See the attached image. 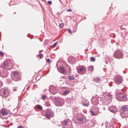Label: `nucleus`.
Masks as SVG:
<instances>
[{
    "instance_id": "obj_1",
    "label": "nucleus",
    "mask_w": 128,
    "mask_h": 128,
    "mask_svg": "<svg viewBox=\"0 0 128 128\" xmlns=\"http://www.w3.org/2000/svg\"><path fill=\"white\" fill-rule=\"evenodd\" d=\"M112 98V96L110 94V93H104L103 94V97H102L100 100L102 102H104V104H108V102H110Z\"/></svg>"
},
{
    "instance_id": "obj_2",
    "label": "nucleus",
    "mask_w": 128,
    "mask_h": 128,
    "mask_svg": "<svg viewBox=\"0 0 128 128\" xmlns=\"http://www.w3.org/2000/svg\"><path fill=\"white\" fill-rule=\"evenodd\" d=\"M13 80L14 82H18V80H20V73L18 71H14L13 72Z\"/></svg>"
},
{
    "instance_id": "obj_3",
    "label": "nucleus",
    "mask_w": 128,
    "mask_h": 128,
    "mask_svg": "<svg viewBox=\"0 0 128 128\" xmlns=\"http://www.w3.org/2000/svg\"><path fill=\"white\" fill-rule=\"evenodd\" d=\"M124 56V53L120 50L116 51L114 52V58H123Z\"/></svg>"
},
{
    "instance_id": "obj_4",
    "label": "nucleus",
    "mask_w": 128,
    "mask_h": 128,
    "mask_svg": "<svg viewBox=\"0 0 128 128\" xmlns=\"http://www.w3.org/2000/svg\"><path fill=\"white\" fill-rule=\"evenodd\" d=\"M115 84H120L122 82V78L121 76H116L114 79Z\"/></svg>"
},
{
    "instance_id": "obj_5",
    "label": "nucleus",
    "mask_w": 128,
    "mask_h": 128,
    "mask_svg": "<svg viewBox=\"0 0 128 128\" xmlns=\"http://www.w3.org/2000/svg\"><path fill=\"white\" fill-rule=\"evenodd\" d=\"M46 118L50 120V118H52V116H54V112L52 111L48 110L46 112Z\"/></svg>"
},
{
    "instance_id": "obj_6",
    "label": "nucleus",
    "mask_w": 128,
    "mask_h": 128,
    "mask_svg": "<svg viewBox=\"0 0 128 128\" xmlns=\"http://www.w3.org/2000/svg\"><path fill=\"white\" fill-rule=\"evenodd\" d=\"M49 90L52 94H56V92H58V90L56 88V87L52 85L50 86Z\"/></svg>"
},
{
    "instance_id": "obj_7",
    "label": "nucleus",
    "mask_w": 128,
    "mask_h": 128,
    "mask_svg": "<svg viewBox=\"0 0 128 128\" xmlns=\"http://www.w3.org/2000/svg\"><path fill=\"white\" fill-rule=\"evenodd\" d=\"M122 110L124 112H126L124 116L122 118H128V105H124L122 106Z\"/></svg>"
},
{
    "instance_id": "obj_8",
    "label": "nucleus",
    "mask_w": 128,
    "mask_h": 128,
    "mask_svg": "<svg viewBox=\"0 0 128 128\" xmlns=\"http://www.w3.org/2000/svg\"><path fill=\"white\" fill-rule=\"evenodd\" d=\"M6 92H8V89H3L0 92V94L1 96L3 98H6Z\"/></svg>"
},
{
    "instance_id": "obj_9",
    "label": "nucleus",
    "mask_w": 128,
    "mask_h": 128,
    "mask_svg": "<svg viewBox=\"0 0 128 128\" xmlns=\"http://www.w3.org/2000/svg\"><path fill=\"white\" fill-rule=\"evenodd\" d=\"M92 102L93 104H94V106H96V104H100L98 98H96L92 99Z\"/></svg>"
},
{
    "instance_id": "obj_10",
    "label": "nucleus",
    "mask_w": 128,
    "mask_h": 128,
    "mask_svg": "<svg viewBox=\"0 0 128 128\" xmlns=\"http://www.w3.org/2000/svg\"><path fill=\"white\" fill-rule=\"evenodd\" d=\"M56 102L59 106H64V100L62 99L57 100Z\"/></svg>"
},
{
    "instance_id": "obj_11",
    "label": "nucleus",
    "mask_w": 128,
    "mask_h": 128,
    "mask_svg": "<svg viewBox=\"0 0 128 128\" xmlns=\"http://www.w3.org/2000/svg\"><path fill=\"white\" fill-rule=\"evenodd\" d=\"M108 110L110 112H111L114 114V112H116V110L117 109H116V108L114 106H112V107H110L108 108Z\"/></svg>"
},
{
    "instance_id": "obj_12",
    "label": "nucleus",
    "mask_w": 128,
    "mask_h": 128,
    "mask_svg": "<svg viewBox=\"0 0 128 128\" xmlns=\"http://www.w3.org/2000/svg\"><path fill=\"white\" fill-rule=\"evenodd\" d=\"M0 114H2V116H8V112H6V110H4V109H2L0 110Z\"/></svg>"
},
{
    "instance_id": "obj_13",
    "label": "nucleus",
    "mask_w": 128,
    "mask_h": 128,
    "mask_svg": "<svg viewBox=\"0 0 128 128\" xmlns=\"http://www.w3.org/2000/svg\"><path fill=\"white\" fill-rule=\"evenodd\" d=\"M118 96L119 98H121V100H126V96L124 95V94H119Z\"/></svg>"
},
{
    "instance_id": "obj_14",
    "label": "nucleus",
    "mask_w": 128,
    "mask_h": 128,
    "mask_svg": "<svg viewBox=\"0 0 128 128\" xmlns=\"http://www.w3.org/2000/svg\"><path fill=\"white\" fill-rule=\"evenodd\" d=\"M78 72H86V68H80L78 70Z\"/></svg>"
},
{
    "instance_id": "obj_15",
    "label": "nucleus",
    "mask_w": 128,
    "mask_h": 128,
    "mask_svg": "<svg viewBox=\"0 0 128 128\" xmlns=\"http://www.w3.org/2000/svg\"><path fill=\"white\" fill-rule=\"evenodd\" d=\"M60 70L61 72V74H66V70L64 69V67H60Z\"/></svg>"
},
{
    "instance_id": "obj_16",
    "label": "nucleus",
    "mask_w": 128,
    "mask_h": 128,
    "mask_svg": "<svg viewBox=\"0 0 128 128\" xmlns=\"http://www.w3.org/2000/svg\"><path fill=\"white\" fill-rule=\"evenodd\" d=\"M3 68H6L8 66V63L7 62H4L2 64Z\"/></svg>"
},
{
    "instance_id": "obj_17",
    "label": "nucleus",
    "mask_w": 128,
    "mask_h": 128,
    "mask_svg": "<svg viewBox=\"0 0 128 128\" xmlns=\"http://www.w3.org/2000/svg\"><path fill=\"white\" fill-rule=\"evenodd\" d=\"M106 128H114L112 123H108L106 126Z\"/></svg>"
},
{
    "instance_id": "obj_18",
    "label": "nucleus",
    "mask_w": 128,
    "mask_h": 128,
    "mask_svg": "<svg viewBox=\"0 0 128 128\" xmlns=\"http://www.w3.org/2000/svg\"><path fill=\"white\" fill-rule=\"evenodd\" d=\"M70 94V90H66L63 92L62 96H66L67 94Z\"/></svg>"
},
{
    "instance_id": "obj_19",
    "label": "nucleus",
    "mask_w": 128,
    "mask_h": 128,
    "mask_svg": "<svg viewBox=\"0 0 128 128\" xmlns=\"http://www.w3.org/2000/svg\"><path fill=\"white\" fill-rule=\"evenodd\" d=\"M36 110H42V107L40 105H36L35 106Z\"/></svg>"
},
{
    "instance_id": "obj_20",
    "label": "nucleus",
    "mask_w": 128,
    "mask_h": 128,
    "mask_svg": "<svg viewBox=\"0 0 128 128\" xmlns=\"http://www.w3.org/2000/svg\"><path fill=\"white\" fill-rule=\"evenodd\" d=\"M68 78L70 80H74V76H69Z\"/></svg>"
},
{
    "instance_id": "obj_21",
    "label": "nucleus",
    "mask_w": 128,
    "mask_h": 128,
    "mask_svg": "<svg viewBox=\"0 0 128 128\" xmlns=\"http://www.w3.org/2000/svg\"><path fill=\"white\" fill-rule=\"evenodd\" d=\"M88 72H92L94 70V66H90L88 68Z\"/></svg>"
},
{
    "instance_id": "obj_22",
    "label": "nucleus",
    "mask_w": 128,
    "mask_h": 128,
    "mask_svg": "<svg viewBox=\"0 0 128 128\" xmlns=\"http://www.w3.org/2000/svg\"><path fill=\"white\" fill-rule=\"evenodd\" d=\"M77 120L80 122H84V119L82 118H77Z\"/></svg>"
},
{
    "instance_id": "obj_23",
    "label": "nucleus",
    "mask_w": 128,
    "mask_h": 128,
    "mask_svg": "<svg viewBox=\"0 0 128 128\" xmlns=\"http://www.w3.org/2000/svg\"><path fill=\"white\" fill-rule=\"evenodd\" d=\"M90 104L88 103V102H87L86 103L84 102V106H88Z\"/></svg>"
},
{
    "instance_id": "obj_24",
    "label": "nucleus",
    "mask_w": 128,
    "mask_h": 128,
    "mask_svg": "<svg viewBox=\"0 0 128 128\" xmlns=\"http://www.w3.org/2000/svg\"><path fill=\"white\" fill-rule=\"evenodd\" d=\"M90 112H91V114H92V116H96V114L94 113V112L92 110H90Z\"/></svg>"
},
{
    "instance_id": "obj_25",
    "label": "nucleus",
    "mask_w": 128,
    "mask_h": 128,
    "mask_svg": "<svg viewBox=\"0 0 128 128\" xmlns=\"http://www.w3.org/2000/svg\"><path fill=\"white\" fill-rule=\"evenodd\" d=\"M90 62H96V58L92 57L90 58Z\"/></svg>"
},
{
    "instance_id": "obj_26",
    "label": "nucleus",
    "mask_w": 128,
    "mask_h": 128,
    "mask_svg": "<svg viewBox=\"0 0 128 128\" xmlns=\"http://www.w3.org/2000/svg\"><path fill=\"white\" fill-rule=\"evenodd\" d=\"M63 124L64 126H66V124H68V120H64L63 122Z\"/></svg>"
},
{
    "instance_id": "obj_27",
    "label": "nucleus",
    "mask_w": 128,
    "mask_h": 128,
    "mask_svg": "<svg viewBox=\"0 0 128 128\" xmlns=\"http://www.w3.org/2000/svg\"><path fill=\"white\" fill-rule=\"evenodd\" d=\"M6 74L4 76H2V74H1V76H2V78H6L8 76V74L7 72H5Z\"/></svg>"
},
{
    "instance_id": "obj_28",
    "label": "nucleus",
    "mask_w": 128,
    "mask_h": 128,
    "mask_svg": "<svg viewBox=\"0 0 128 128\" xmlns=\"http://www.w3.org/2000/svg\"><path fill=\"white\" fill-rule=\"evenodd\" d=\"M46 95H42V100H46Z\"/></svg>"
},
{
    "instance_id": "obj_29",
    "label": "nucleus",
    "mask_w": 128,
    "mask_h": 128,
    "mask_svg": "<svg viewBox=\"0 0 128 128\" xmlns=\"http://www.w3.org/2000/svg\"><path fill=\"white\" fill-rule=\"evenodd\" d=\"M94 80H95V82H100V78H96L94 79Z\"/></svg>"
},
{
    "instance_id": "obj_30",
    "label": "nucleus",
    "mask_w": 128,
    "mask_h": 128,
    "mask_svg": "<svg viewBox=\"0 0 128 128\" xmlns=\"http://www.w3.org/2000/svg\"><path fill=\"white\" fill-rule=\"evenodd\" d=\"M56 44H58V42H56L54 44H52V48H54V46H56Z\"/></svg>"
},
{
    "instance_id": "obj_31",
    "label": "nucleus",
    "mask_w": 128,
    "mask_h": 128,
    "mask_svg": "<svg viewBox=\"0 0 128 128\" xmlns=\"http://www.w3.org/2000/svg\"><path fill=\"white\" fill-rule=\"evenodd\" d=\"M67 31L68 32H70V34H72V30H70V28L67 29Z\"/></svg>"
},
{
    "instance_id": "obj_32",
    "label": "nucleus",
    "mask_w": 128,
    "mask_h": 128,
    "mask_svg": "<svg viewBox=\"0 0 128 128\" xmlns=\"http://www.w3.org/2000/svg\"><path fill=\"white\" fill-rule=\"evenodd\" d=\"M60 28H64V24H60Z\"/></svg>"
},
{
    "instance_id": "obj_33",
    "label": "nucleus",
    "mask_w": 128,
    "mask_h": 128,
    "mask_svg": "<svg viewBox=\"0 0 128 128\" xmlns=\"http://www.w3.org/2000/svg\"><path fill=\"white\" fill-rule=\"evenodd\" d=\"M4 52H0V56H4Z\"/></svg>"
},
{
    "instance_id": "obj_34",
    "label": "nucleus",
    "mask_w": 128,
    "mask_h": 128,
    "mask_svg": "<svg viewBox=\"0 0 128 128\" xmlns=\"http://www.w3.org/2000/svg\"><path fill=\"white\" fill-rule=\"evenodd\" d=\"M13 90L14 92H16V90H18V88H13Z\"/></svg>"
},
{
    "instance_id": "obj_35",
    "label": "nucleus",
    "mask_w": 128,
    "mask_h": 128,
    "mask_svg": "<svg viewBox=\"0 0 128 128\" xmlns=\"http://www.w3.org/2000/svg\"><path fill=\"white\" fill-rule=\"evenodd\" d=\"M2 81H0V88H2Z\"/></svg>"
},
{
    "instance_id": "obj_36",
    "label": "nucleus",
    "mask_w": 128,
    "mask_h": 128,
    "mask_svg": "<svg viewBox=\"0 0 128 128\" xmlns=\"http://www.w3.org/2000/svg\"><path fill=\"white\" fill-rule=\"evenodd\" d=\"M66 12H72V9L70 8V9L67 10Z\"/></svg>"
},
{
    "instance_id": "obj_37",
    "label": "nucleus",
    "mask_w": 128,
    "mask_h": 128,
    "mask_svg": "<svg viewBox=\"0 0 128 128\" xmlns=\"http://www.w3.org/2000/svg\"><path fill=\"white\" fill-rule=\"evenodd\" d=\"M48 4H52V1H48Z\"/></svg>"
},
{
    "instance_id": "obj_38",
    "label": "nucleus",
    "mask_w": 128,
    "mask_h": 128,
    "mask_svg": "<svg viewBox=\"0 0 128 128\" xmlns=\"http://www.w3.org/2000/svg\"><path fill=\"white\" fill-rule=\"evenodd\" d=\"M40 57V58H42V57L40 56V54L38 55Z\"/></svg>"
},
{
    "instance_id": "obj_39",
    "label": "nucleus",
    "mask_w": 128,
    "mask_h": 128,
    "mask_svg": "<svg viewBox=\"0 0 128 128\" xmlns=\"http://www.w3.org/2000/svg\"><path fill=\"white\" fill-rule=\"evenodd\" d=\"M18 128H24V126H20Z\"/></svg>"
},
{
    "instance_id": "obj_40",
    "label": "nucleus",
    "mask_w": 128,
    "mask_h": 128,
    "mask_svg": "<svg viewBox=\"0 0 128 128\" xmlns=\"http://www.w3.org/2000/svg\"><path fill=\"white\" fill-rule=\"evenodd\" d=\"M47 62H50V58L47 59Z\"/></svg>"
},
{
    "instance_id": "obj_41",
    "label": "nucleus",
    "mask_w": 128,
    "mask_h": 128,
    "mask_svg": "<svg viewBox=\"0 0 128 128\" xmlns=\"http://www.w3.org/2000/svg\"><path fill=\"white\" fill-rule=\"evenodd\" d=\"M8 120L6 122V124H8Z\"/></svg>"
},
{
    "instance_id": "obj_42",
    "label": "nucleus",
    "mask_w": 128,
    "mask_h": 128,
    "mask_svg": "<svg viewBox=\"0 0 128 128\" xmlns=\"http://www.w3.org/2000/svg\"><path fill=\"white\" fill-rule=\"evenodd\" d=\"M40 56H42V54H40Z\"/></svg>"
},
{
    "instance_id": "obj_43",
    "label": "nucleus",
    "mask_w": 128,
    "mask_h": 128,
    "mask_svg": "<svg viewBox=\"0 0 128 128\" xmlns=\"http://www.w3.org/2000/svg\"><path fill=\"white\" fill-rule=\"evenodd\" d=\"M70 128H72V126H70Z\"/></svg>"
},
{
    "instance_id": "obj_44",
    "label": "nucleus",
    "mask_w": 128,
    "mask_h": 128,
    "mask_svg": "<svg viewBox=\"0 0 128 128\" xmlns=\"http://www.w3.org/2000/svg\"><path fill=\"white\" fill-rule=\"evenodd\" d=\"M122 114H124V112H122Z\"/></svg>"
}]
</instances>
